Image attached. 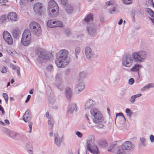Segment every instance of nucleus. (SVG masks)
<instances>
[{
	"label": "nucleus",
	"mask_w": 154,
	"mask_h": 154,
	"mask_svg": "<svg viewBox=\"0 0 154 154\" xmlns=\"http://www.w3.org/2000/svg\"><path fill=\"white\" fill-rule=\"evenodd\" d=\"M69 108L68 111V113H72L74 112H76L77 110L76 105L74 103L70 104Z\"/></svg>",
	"instance_id": "25"
},
{
	"label": "nucleus",
	"mask_w": 154,
	"mask_h": 154,
	"mask_svg": "<svg viewBox=\"0 0 154 154\" xmlns=\"http://www.w3.org/2000/svg\"><path fill=\"white\" fill-rule=\"evenodd\" d=\"M134 59L131 55H127L123 57L122 59L123 65L127 67L131 66L133 64Z\"/></svg>",
	"instance_id": "8"
},
{
	"label": "nucleus",
	"mask_w": 154,
	"mask_h": 154,
	"mask_svg": "<svg viewBox=\"0 0 154 154\" xmlns=\"http://www.w3.org/2000/svg\"><path fill=\"white\" fill-rule=\"evenodd\" d=\"M142 67L143 66L141 65L136 64L134 65L133 67L131 69V71L134 72H138Z\"/></svg>",
	"instance_id": "27"
},
{
	"label": "nucleus",
	"mask_w": 154,
	"mask_h": 154,
	"mask_svg": "<svg viewBox=\"0 0 154 154\" xmlns=\"http://www.w3.org/2000/svg\"><path fill=\"white\" fill-rule=\"evenodd\" d=\"M120 75L117 73L113 77V81L114 82H118L120 79Z\"/></svg>",
	"instance_id": "33"
},
{
	"label": "nucleus",
	"mask_w": 154,
	"mask_h": 154,
	"mask_svg": "<svg viewBox=\"0 0 154 154\" xmlns=\"http://www.w3.org/2000/svg\"><path fill=\"white\" fill-rule=\"evenodd\" d=\"M58 7L57 3L54 0L50 1L48 6V15L53 17H56L58 14Z\"/></svg>",
	"instance_id": "2"
},
{
	"label": "nucleus",
	"mask_w": 154,
	"mask_h": 154,
	"mask_svg": "<svg viewBox=\"0 0 154 154\" xmlns=\"http://www.w3.org/2000/svg\"><path fill=\"white\" fill-rule=\"evenodd\" d=\"M135 97L134 95L132 96L130 99V101L132 103H134L135 102Z\"/></svg>",
	"instance_id": "47"
},
{
	"label": "nucleus",
	"mask_w": 154,
	"mask_h": 154,
	"mask_svg": "<svg viewBox=\"0 0 154 154\" xmlns=\"http://www.w3.org/2000/svg\"><path fill=\"white\" fill-rule=\"evenodd\" d=\"M80 48L79 47H77L75 49V54H78L80 52Z\"/></svg>",
	"instance_id": "45"
},
{
	"label": "nucleus",
	"mask_w": 154,
	"mask_h": 154,
	"mask_svg": "<svg viewBox=\"0 0 154 154\" xmlns=\"http://www.w3.org/2000/svg\"><path fill=\"white\" fill-rule=\"evenodd\" d=\"M95 105V102L92 99L88 100L85 103V110L89 109Z\"/></svg>",
	"instance_id": "20"
},
{
	"label": "nucleus",
	"mask_w": 154,
	"mask_h": 154,
	"mask_svg": "<svg viewBox=\"0 0 154 154\" xmlns=\"http://www.w3.org/2000/svg\"><path fill=\"white\" fill-rule=\"evenodd\" d=\"M118 148V150L116 154H125V151L122 146H119V145L116 143L112 144L108 147V150L109 151L113 152L114 150Z\"/></svg>",
	"instance_id": "9"
},
{
	"label": "nucleus",
	"mask_w": 154,
	"mask_h": 154,
	"mask_svg": "<svg viewBox=\"0 0 154 154\" xmlns=\"http://www.w3.org/2000/svg\"><path fill=\"white\" fill-rule=\"evenodd\" d=\"M10 66L11 67L12 69L13 70H17V68H20L19 67H17L14 64H11L10 65Z\"/></svg>",
	"instance_id": "54"
},
{
	"label": "nucleus",
	"mask_w": 154,
	"mask_h": 154,
	"mask_svg": "<svg viewBox=\"0 0 154 154\" xmlns=\"http://www.w3.org/2000/svg\"><path fill=\"white\" fill-rule=\"evenodd\" d=\"M5 131L6 132V133L7 134V135H8L11 137L13 138L14 135V134L15 133V132H13V131H10L7 128L5 129Z\"/></svg>",
	"instance_id": "31"
},
{
	"label": "nucleus",
	"mask_w": 154,
	"mask_h": 154,
	"mask_svg": "<svg viewBox=\"0 0 154 154\" xmlns=\"http://www.w3.org/2000/svg\"><path fill=\"white\" fill-rule=\"evenodd\" d=\"M33 9L35 13L41 15L44 9V7L41 3L38 2L34 5Z\"/></svg>",
	"instance_id": "13"
},
{
	"label": "nucleus",
	"mask_w": 154,
	"mask_h": 154,
	"mask_svg": "<svg viewBox=\"0 0 154 154\" xmlns=\"http://www.w3.org/2000/svg\"><path fill=\"white\" fill-rule=\"evenodd\" d=\"M48 125H50L51 127L52 128L54 125L53 120L52 118V117L51 118L49 119H48Z\"/></svg>",
	"instance_id": "37"
},
{
	"label": "nucleus",
	"mask_w": 154,
	"mask_h": 154,
	"mask_svg": "<svg viewBox=\"0 0 154 154\" xmlns=\"http://www.w3.org/2000/svg\"><path fill=\"white\" fill-rule=\"evenodd\" d=\"M131 111V110L128 108H127L125 110V112L126 113H127V115L130 117H131V115L132 114Z\"/></svg>",
	"instance_id": "39"
},
{
	"label": "nucleus",
	"mask_w": 154,
	"mask_h": 154,
	"mask_svg": "<svg viewBox=\"0 0 154 154\" xmlns=\"http://www.w3.org/2000/svg\"><path fill=\"white\" fill-rule=\"evenodd\" d=\"M21 2L24 4V5H26L29 2H31L29 0H21Z\"/></svg>",
	"instance_id": "50"
},
{
	"label": "nucleus",
	"mask_w": 154,
	"mask_h": 154,
	"mask_svg": "<svg viewBox=\"0 0 154 154\" xmlns=\"http://www.w3.org/2000/svg\"><path fill=\"white\" fill-rule=\"evenodd\" d=\"M132 57L134 60L136 62H143L146 59L147 54L145 51H142L133 53Z\"/></svg>",
	"instance_id": "5"
},
{
	"label": "nucleus",
	"mask_w": 154,
	"mask_h": 154,
	"mask_svg": "<svg viewBox=\"0 0 154 154\" xmlns=\"http://www.w3.org/2000/svg\"><path fill=\"white\" fill-rule=\"evenodd\" d=\"M147 87V89H149L150 88H153L154 87V84L153 83H149L146 85Z\"/></svg>",
	"instance_id": "48"
},
{
	"label": "nucleus",
	"mask_w": 154,
	"mask_h": 154,
	"mask_svg": "<svg viewBox=\"0 0 154 154\" xmlns=\"http://www.w3.org/2000/svg\"><path fill=\"white\" fill-rule=\"evenodd\" d=\"M146 12L148 13L149 14L151 12L152 10L150 8H146L145 9Z\"/></svg>",
	"instance_id": "58"
},
{
	"label": "nucleus",
	"mask_w": 154,
	"mask_h": 154,
	"mask_svg": "<svg viewBox=\"0 0 154 154\" xmlns=\"http://www.w3.org/2000/svg\"><path fill=\"white\" fill-rule=\"evenodd\" d=\"M149 15L152 17V19H154V12L152 10V11L151 12Z\"/></svg>",
	"instance_id": "64"
},
{
	"label": "nucleus",
	"mask_w": 154,
	"mask_h": 154,
	"mask_svg": "<svg viewBox=\"0 0 154 154\" xmlns=\"http://www.w3.org/2000/svg\"><path fill=\"white\" fill-rule=\"evenodd\" d=\"M33 124L32 122H30V123L29 125V132L30 133L32 131V125Z\"/></svg>",
	"instance_id": "62"
},
{
	"label": "nucleus",
	"mask_w": 154,
	"mask_h": 154,
	"mask_svg": "<svg viewBox=\"0 0 154 154\" xmlns=\"http://www.w3.org/2000/svg\"><path fill=\"white\" fill-rule=\"evenodd\" d=\"M37 53L38 55L37 60L39 63L43 62L44 60H49L51 55V54L46 52L41 48L37 49Z\"/></svg>",
	"instance_id": "4"
},
{
	"label": "nucleus",
	"mask_w": 154,
	"mask_h": 154,
	"mask_svg": "<svg viewBox=\"0 0 154 154\" xmlns=\"http://www.w3.org/2000/svg\"><path fill=\"white\" fill-rule=\"evenodd\" d=\"M14 137L13 138L16 140H18V136L19 134L15 133H14Z\"/></svg>",
	"instance_id": "51"
},
{
	"label": "nucleus",
	"mask_w": 154,
	"mask_h": 154,
	"mask_svg": "<svg viewBox=\"0 0 154 154\" xmlns=\"http://www.w3.org/2000/svg\"><path fill=\"white\" fill-rule=\"evenodd\" d=\"M90 112L91 115L94 117L93 119L94 123L98 124L103 121L104 119L102 115L97 109L94 108L91 109Z\"/></svg>",
	"instance_id": "3"
},
{
	"label": "nucleus",
	"mask_w": 154,
	"mask_h": 154,
	"mask_svg": "<svg viewBox=\"0 0 154 154\" xmlns=\"http://www.w3.org/2000/svg\"><path fill=\"white\" fill-rule=\"evenodd\" d=\"M32 118L31 113L30 111L29 110L26 111L23 116V120L24 121L27 122L30 120Z\"/></svg>",
	"instance_id": "19"
},
{
	"label": "nucleus",
	"mask_w": 154,
	"mask_h": 154,
	"mask_svg": "<svg viewBox=\"0 0 154 154\" xmlns=\"http://www.w3.org/2000/svg\"><path fill=\"white\" fill-rule=\"evenodd\" d=\"M26 137L24 135L19 134L18 136V139L24 140L26 139Z\"/></svg>",
	"instance_id": "41"
},
{
	"label": "nucleus",
	"mask_w": 154,
	"mask_h": 154,
	"mask_svg": "<svg viewBox=\"0 0 154 154\" xmlns=\"http://www.w3.org/2000/svg\"><path fill=\"white\" fill-rule=\"evenodd\" d=\"M85 53L86 57L88 60H91L93 58L94 54L89 47H87L85 48Z\"/></svg>",
	"instance_id": "14"
},
{
	"label": "nucleus",
	"mask_w": 154,
	"mask_h": 154,
	"mask_svg": "<svg viewBox=\"0 0 154 154\" xmlns=\"http://www.w3.org/2000/svg\"><path fill=\"white\" fill-rule=\"evenodd\" d=\"M124 3L126 5H129L132 3L131 0H122Z\"/></svg>",
	"instance_id": "43"
},
{
	"label": "nucleus",
	"mask_w": 154,
	"mask_h": 154,
	"mask_svg": "<svg viewBox=\"0 0 154 154\" xmlns=\"http://www.w3.org/2000/svg\"><path fill=\"white\" fill-rule=\"evenodd\" d=\"M87 149L93 154H98L99 153L98 148L95 145L87 148Z\"/></svg>",
	"instance_id": "23"
},
{
	"label": "nucleus",
	"mask_w": 154,
	"mask_h": 154,
	"mask_svg": "<svg viewBox=\"0 0 154 154\" xmlns=\"http://www.w3.org/2000/svg\"><path fill=\"white\" fill-rule=\"evenodd\" d=\"M93 21V14L91 13L88 14L84 19L83 23L85 24L90 25L92 24Z\"/></svg>",
	"instance_id": "16"
},
{
	"label": "nucleus",
	"mask_w": 154,
	"mask_h": 154,
	"mask_svg": "<svg viewBox=\"0 0 154 154\" xmlns=\"http://www.w3.org/2000/svg\"><path fill=\"white\" fill-rule=\"evenodd\" d=\"M86 29L88 34L91 36H94L96 35V27L94 24H92L90 25H88Z\"/></svg>",
	"instance_id": "11"
},
{
	"label": "nucleus",
	"mask_w": 154,
	"mask_h": 154,
	"mask_svg": "<svg viewBox=\"0 0 154 154\" xmlns=\"http://www.w3.org/2000/svg\"><path fill=\"white\" fill-rule=\"evenodd\" d=\"M70 73V70L69 69H66L65 72V74L66 75H69Z\"/></svg>",
	"instance_id": "56"
},
{
	"label": "nucleus",
	"mask_w": 154,
	"mask_h": 154,
	"mask_svg": "<svg viewBox=\"0 0 154 154\" xmlns=\"http://www.w3.org/2000/svg\"><path fill=\"white\" fill-rule=\"evenodd\" d=\"M7 19L9 20H10L12 21H17L18 20L16 14L14 12H11L8 14Z\"/></svg>",
	"instance_id": "22"
},
{
	"label": "nucleus",
	"mask_w": 154,
	"mask_h": 154,
	"mask_svg": "<svg viewBox=\"0 0 154 154\" xmlns=\"http://www.w3.org/2000/svg\"><path fill=\"white\" fill-rule=\"evenodd\" d=\"M12 33L13 37L15 38H17L20 34V32L19 31L15 29L13 30Z\"/></svg>",
	"instance_id": "30"
},
{
	"label": "nucleus",
	"mask_w": 154,
	"mask_h": 154,
	"mask_svg": "<svg viewBox=\"0 0 154 154\" xmlns=\"http://www.w3.org/2000/svg\"><path fill=\"white\" fill-rule=\"evenodd\" d=\"M7 52L11 55L12 56L14 54L16 53V51H11L10 50H7Z\"/></svg>",
	"instance_id": "49"
},
{
	"label": "nucleus",
	"mask_w": 154,
	"mask_h": 154,
	"mask_svg": "<svg viewBox=\"0 0 154 154\" xmlns=\"http://www.w3.org/2000/svg\"><path fill=\"white\" fill-rule=\"evenodd\" d=\"M87 72L85 71L81 72L79 73V77L82 79H84L87 76Z\"/></svg>",
	"instance_id": "32"
},
{
	"label": "nucleus",
	"mask_w": 154,
	"mask_h": 154,
	"mask_svg": "<svg viewBox=\"0 0 154 154\" xmlns=\"http://www.w3.org/2000/svg\"><path fill=\"white\" fill-rule=\"evenodd\" d=\"M122 146L125 149L131 151L134 148V146L131 142L130 141H126L122 145Z\"/></svg>",
	"instance_id": "17"
},
{
	"label": "nucleus",
	"mask_w": 154,
	"mask_h": 154,
	"mask_svg": "<svg viewBox=\"0 0 154 154\" xmlns=\"http://www.w3.org/2000/svg\"><path fill=\"white\" fill-rule=\"evenodd\" d=\"M7 72V70L6 69L5 67L4 66H3L2 67V70L1 71V72L2 73H6Z\"/></svg>",
	"instance_id": "52"
},
{
	"label": "nucleus",
	"mask_w": 154,
	"mask_h": 154,
	"mask_svg": "<svg viewBox=\"0 0 154 154\" xmlns=\"http://www.w3.org/2000/svg\"><path fill=\"white\" fill-rule=\"evenodd\" d=\"M3 97L4 98L6 103L8 104V94L6 93H3L2 94Z\"/></svg>",
	"instance_id": "38"
},
{
	"label": "nucleus",
	"mask_w": 154,
	"mask_h": 154,
	"mask_svg": "<svg viewBox=\"0 0 154 154\" xmlns=\"http://www.w3.org/2000/svg\"><path fill=\"white\" fill-rule=\"evenodd\" d=\"M0 111H1L2 115H4L5 113L4 109L0 105Z\"/></svg>",
	"instance_id": "61"
},
{
	"label": "nucleus",
	"mask_w": 154,
	"mask_h": 154,
	"mask_svg": "<svg viewBox=\"0 0 154 154\" xmlns=\"http://www.w3.org/2000/svg\"><path fill=\"white\" fill-rule=\"evenodd\" d=\"M68 52L66 49L61 50L57 54L55 63L59 67L63 68L69 63L70 60L68 57Z\"/></svg>",
	"instance_id": "1"
},
{
	"label": "nucleus",
	"mask_w": 154,
	"mask_h": 154,
	"mask_svg": "<svg viewBox=\"0 0 154 154\" xmlns=\"http://www.w3.org/2000/svg\"><path fill=\"white\" fill-rule=\"evenodd\" d=\"M49 101L52 104H53L56 101V100L54 97L51 98L50 97L49 98Z\"/></svg>",
	"instance_id": "46"
},
{
	"label": "nucleus",
	"mask_w": 154,
	"mask_h": 154,
	"mask_svg": "<svg viewBox=\"0 0 154 154\" xmlns=\"http://www.w3.org/2000/svg\"><path fill=\"white\" fill-rule=\"evenodd\" d=\"M85 117L86 119L87 120V122L89 124V125L90 127H93V125H92L91 123L90 122V119H91V117L90 116H88V115L86 114L85 115Z\"/></svg>",
	"instance_id": "35"
},
{
	"label": "nucleus",
	"mask_w": 154,
	"mask_h": 154,
	"mask_svg": "<svg viewBox=\"0 0 154 154\" xmlns=\"http://www.w3.org/2000/svg\"><path fill=\"white\" fill-rule=\"evenodd\" d=\"M31 40V33L29 30L26 29L23 33L21 39V43L24 46H27Z\"/></svg>",
	"instance_id": "6"
},
{
	"label": "nucleus",
	"mask_w": 154,
	"mask_h": 154,
	"mask_svg": "<svg viewBox=\"0 0 154 154\" xmlns=\"http://www.w3.org/2000/svg\"><path fill=\"white\" fill-rule=\"evenodd\" d=\"M7 19V16L6 15H4L1 16L0 17V23H3L5 20Z\"/></svg>",
	"instance_id": "34"
},
{
	"label": "nucleus",
	"mask_w": 154,
	"mask_h": 154,
	"mask_svg": "<svg viewBox=\"0 0 154 154\" xmlns=\"http://www.w3.org/2000/svg\"><path fill=\"white\" fill-rule=\"evenodd\" d=\"M134 82V81L133 78H131L129 80V83L130 85H132Z\"/></svg>",
	"instance_id": "60"
},
{
	"label": "nucleus",
	"mask_w": 154,
	"mask_h": 154,
	"mask_svg": "<svg viewBox=\"0 0 154 154\" xmlns=\"http://www.w3.org/2000/svg\"><path fill=\"white\" fill-rule=\"evenodd\" d=\"M150 140L151 143H153L154 142V136L152 135L151 134L150 136Z\"/></svg>",
	"instance_id": "57"
},
{
	"label": "nucleus",
	"mask_w": 154,
	"mask_h": 154,
	"mask_svg": "<svg viewBox=\"0 0 154 154\" xmlns=\"http://www.w3.org/2000/svg\"><path fill=\"white\" fill-rule=\"evenodd\" d=\"M26 149L29 154H33V148L32 145L30 144H27L26 146Z\"/></svg>",
	"instance_id": "28"
},
{
	"label": "nucleus",
	"mask_w": 154,
	"mask_h": 154,
	"mask_svg": "<svg viewBox=\"0 0 154 154\" xmlns=\"http://www.w3.org/2000/svg\"><path fill=\"white\" fill-rule=\"evenodd\" d=\"M140 141L141 142L142 144L144 146H146V139L144 137L140 138Z\"/></svg>",
	"instance_id": "40"
},
{
	"label": "nucleus",
	"mask_w": 154,
	"mask_h": 154,
	"mask_svg": "<svg viewBox=\"0 0 154 154\" xmlns=\"http://www.w3.org/2000/svg\"><path fill=\"white\" fill-rule=\"evenodd\" d=\"M85 87V85L83 82H81L77 84L74 89V93L78 94L83 91Z\"/></svg>",
	"instance_id": "12"
},
{
	"label": "nucleus",
	"mask_w": 154,
	"mask_h": 154,
	"mask_svg": "<svg viewBox=\"0 0 154 154\" xmlns=\"http://www.w3.org/2000/svg\"><path fill=\"white\" fill-rule=\"evenodd\" d=\"M106 6H109L110 8L109 10V12L111 14H115L117 12L116 9V5L112 1L107 2L106 3Z\"/></svg>",
	"instance_id": "10"
},
{
	"label": "nucleus",
	"mask_w": 154,
	"mask_h": 154,
	"mask_svg": "<svg viewBox=\"0 0 154 154\" xmlns=\"http://www.w3.org/2000/svg\"><path fill=\"white\" fill-rule=\"evenodd\" d=\"M54 143L57 146H60L62 142V139L59 137L57 133H55L54 135Z\"/></svg>",
	"instance_id": "21"
},
{
	"label": "nucleus",
	"mask_w": 154,
	"mask_h": 154,
	"mask_svg": "<svg viewBox=\"0 0 154 154\" xmlns=\"http://www.w3.org/2000/svg\"><path fill=\"white\" fill-rule=\"evenodd\" d=\"M65 10L67 13L71 14L73 11V7L69 4H67L65 8Z\"/></svg>",
	"instance_id": "26"
},
{
	"label": "nucleus",
	"mask_w": 154,
	"mask_h": 154,
	"mask_svg": "<svg viewBox=\"0 0 154 154\" xmlns=\"http://www.w3.org/2000/svg\"><path fill=\"white\" fill-rule=\"evenodd\" d=\"M76 135L79 137L81 138L82 137V134L80 132L77 131L76 132Z\"/></svg>",
	"instance_id": "55"
},
{
	"label": "nucleus",
	"mask_w": 154,
	"mask_h": 154,
	"mask_svg": "<svg viewBox=\"0 0 154 154\" xmlns=\"http://www.w3.org/2000/svg\"><path fill=\"white\" fill-rule=\"evenodd\" d=\"M119 115H120L121 116H122L125 119V118L124 117V116L123 115V114L122 113H117L116 114V121L117 119V117L118 116H119Z\"/></svg>",
	"instance_id": "59"
},
{
	"label": "nucleus",
	"mask_w": 154,
	"mask_h": 154,
	"mask_svg": "<svg viewBox=\"0 0 154 154\" xmlns=\"http://www.w3.org/2000/svg\"><path fill=\"white\" fill-rule=\"evenodd\" d=\"M53 66L52 65H48L46 67V68L48 70V71L49 72H51L53 69Z\"/></svg>",
	"instance_id": "42"
},
{
	"label": "nucleus",
	"mask_w": 154,
	"mask_h": 154,
	"mask_svg": "<svg viewBox=\"0 0 154 154\" xmlns=\"http://www.w3.org/2000/svg\"><path fill=\"white\" fill-rule=\"evenodd\" d=\"M57 87L60 91H63L64 88V86L62 85H59L57 86Z\"/></svg>",
	"instance_id": "53"
},
{
	"label": "nucleus",
	"mask_w": 154,
	"mask_h": 154,
	"mask_svg": "<svg viewBox=\"0 0 154 154\" xmlns=\"http://www.w3.org/2000/svg\"><path fill=\"white\" fill-rule=\"evenodd\" d=\"M31 98V95H28L27 97V99L25 100V103H27L28 101Z\"/></svg>",
	"instance_id": "63"
},
{
	"label": "nucleus",
	"mask_w": 154,
	"mask_h": 154,
	"mask_svg": "<svg viewBox=\"0 0 154 154\" xmlns=\"http://www.w3.org/2000/svg\"><path fill=\"white\" fill-rule=\"evenodd\" d=\"M59 2H60L61 4L63 5H66V3H67L68 0H58Z\"/></svg>",
	"instance_id": "44"
},
{
	"label": "nucleus",
	"mask_w": 154,
	"mask_h": 154,
	"mask_svg": "<svg viewBox=\"0 0 154 154\" xmlns=\"http://www.w3.org/2000/svg\"><path fill=\"white\" fill-rule=\"evenodd\" d=\"M3 38L5 42L8 44L13 43V39L10 34L8 32L5 31L3 34Z\"/></svg>",
	"instance_id": "15"
},
{
	"label": "nucleus",
	"mask_w": 154,
	"mask_h": 154,
	"mask_svg": "<svg viewBox=\"0 0 154 154\" xmlns=\"http://www.w3.org/2000/svg\"><path fill=\"white\" fill-rule=\"evenodd\" d=\"M29 26L32 32L35 35L39 36L41 34V27L38 23L33 21L30 23Z\"/></svg>",
	"instance_id": "7"
},
{
	"label": "nucleus",
	"mask_w": 154,
	"mask_h": 154,
	"mask_svg": "<svg viewBox=\"0 0 154 154\" xmlns=\"http://www.w3.org/2000/svg\"><path fill=\"white\" fill-rule=\"evenodd\" d=\"M95 137L93 135L90 136L86 141L87 148L92 146L95 145Z\"/></svg>",
	"instance_id": "18"
},
{
	"label": "nucleus",
	"mask_w": 154,
	"mask_h": 154,
	"mask_svg": "<svg viewBox=\"0 0 154 154\" xmlns=\"http://www.w3.org/2000/svg\"><path fill=\"white\" fill-rule=\"evenodd\" d=\"M56 20H49L47 23V25L48 27L50 28H53L55 27Z\"/></svg>",
	"instance_id": "29"
},
{
	"label": "nucleus",
	"mask_w": 154,
	"mask_h": 154,
	"mask_svg": "<svg viewBox=\"0 0 154 154\" xmlns=\"http://www.w3.org/2000/svg\"><path fill=\"white\" fill-rule=\"evenodd\" d=\"M63 26V23L60 21H56V23L55 24V27H62Z\"/></svg>",
	"instance_id": "36"
},
{
	"label": "nucleus",
	"mask_w": 154,
	"mask_h": 154,
	"mask_svg": "<svg viewBox=\"0 0 154 154\" xmlns=\"http://www.w3.org/2000/svg\"><path fill=\"white\" fill-rule=\"evenodd\" d=\"M65 94L67 98L69 100L72 95V89L69 87H66L65 89Z\"/></svg>",
	"instance_id": "24"
}]
</instances>
